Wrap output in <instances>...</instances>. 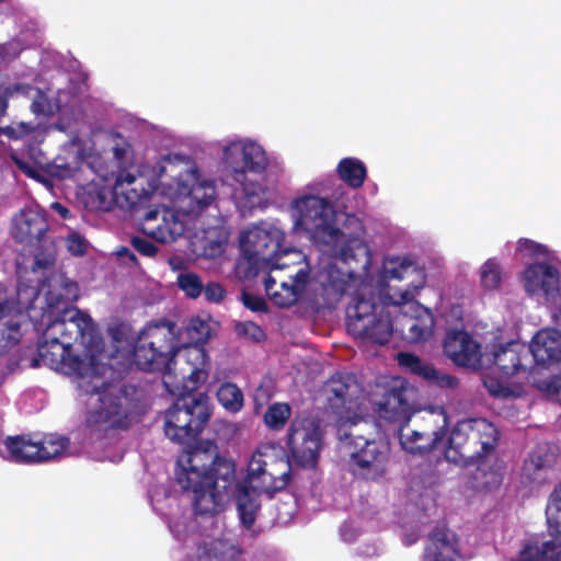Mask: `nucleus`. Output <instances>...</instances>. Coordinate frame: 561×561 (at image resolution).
<instances>
[{"label": "nucleus", "instance_id": "obj_31", "mask_svg": "<svg viewBox=\"0 0 561 561\" xmlns=\"http://www.w3.org/2000/svg\"><path fill=\"white\" fill-rule=\"evenodd\" d=\"M4 446L9 453L10 459L18 463L38 462V448L36 440L26 435L9 436L4 440Z\"/></svg>", "mask_w": 561, "mask_h": 561}, {"label": "nucleus", "instance_id": "obj_32", "mask_svg": "<svg viewBox=\"0 0 561 561\" xmlns=\"http://www.w3.org/2000/svg\"><path fill=\"white\" fill-rule=\"evenodd\" d=\"M336 174L351 188L363 186L367 178V168L358 158L346 157L336 165Z\"/></svg>", "mask_w": 561, "mask_h": 561}, {"label": "nucleus", "instance_id": "obj_15", "mask_svg": "<svg viewBox=\"0 0 561 561\" xmlns=\"http://www.w3.org/2000/svg\"><path fill=\"white\" fill-rule=\"evenodd\" d=\"M139 334L144 336V341H149V345L158 348V358L164 359L172 369L180 351V329L176 323L164 318L152 320Z\"/></svg>", "mask_w": 561, "mask_h": 561}, {"label": "nucleus", "instance_id": "obj_21", "mask_svg": "<svg viewBox=\"0 0 561 561\" xmlns=\"http://www.w3.org/2000/svg\"><path fill=\"white\" fill-rule=\"evenodd\" d=\"M530 363L547 367L561 362V333L558 330H541L527 346Z\"/></svg>", "mask_w": 561, "mask_h": 561}, {"label": "nucleus", "instance_id": "obj_40", "mask_svg": "<svg viewBox=\"0 0 561 561\" xmlns=\"http://www.w3.org/2000/svg\"><path fill=\"white\" fill-rule=\"evenodd\" d=\"M290 414L291 409L289 404L276 402L267 408L263 419L268 428L279 431L285 426Z\"/></svg>", "mask_w": 561, "mask_h": 561}, {"label": "nucleus", "instance_id": "obj_19", "mask_svg": "<svg viewBox=\"0 0 561 561\" xmlns=\"http://www.w3.org/2000/svg\"><path fill=\"white\" fill-rule=\"evenodd\" d=\"M444 354L457 366L476 367L481 359V347L463 330L449 331L443 343Z\"/></svg>", "mask_w": 561, "mask_h": 561}, {"label": "nucleus", "instance_id": "obj_14", "mask_svg": "<svg viewBox=\"0 0 561 561\" xmlns=\"http://www.w3.org/2000/svg\"><path fill=\"white\" fill-rule=\"evenodd\" d=\"M88 422L103 424L106 428L126 430L131 425L130 399L122 389L101 398L100 407L91 414Z\"/></svg>", "mask_w": 561, "mask_h": 561}, {"label": "nucleus", "instance_id": "obj_51", "mask_svg": "<svg viewBox=\"0 0 561 561\" xmlns=\"http://www.w3.org/2000/svg\"><path fill=\"white\" fill-rule=\"evenodd\" d=\"M206 301L219 304L224 300L226 290L224 286L217 282H209L203 285V293Z\"/></svg>", "mask_w": 561, "mask_h": 561}, {"label": "nucleus", "instance_id": "obj_59", "mask_svg": "<svg viewBox=\"0 0 561 561\" xmlns=\"http://www.w3.org/2000/svg\"><path fill=\"white\" fill-rule=\"evenodd\" d=\"M276 286V280L274 277H272L271 275H267L265 278H264V288H265V291L266 294L270 296V298L272 299V294L275 293L277 289L275 288Z\"/></svg>", "mask_w": 561, "mask_h": 561}, {"label": "nucleus", "instance_id": "obj_26", "mask_svg": "<svg viewBox=\"0 0 561 561\" xmlns=\"http://www.w3.org/2000/svg\"><path fill=\"white\" fill-rule=\"evenodd\" d=\"M513 561H561V542L545 536L529 538Z\"/></svg>", "mask_w": 561, "mask_h": 561}, {"label": "nucleus", "instance_id": "obj_48", "mask_svg": "<svg viewBox=\"0 0 561 561\" xmlns=\"http://www.w3.org/2000/svg\"><path fill=\"white\" fill-rule=\"evenodd\" d=\"M46 171L53 178L66 180L75 175L76 168L69 163L62 162L61 159L57 158L53 163L48 164Z\"/></svg>", "mask_w": 561, "mask_h": 561}, {"label": "nucleus", "instance_id": "obj_58", "mask_svg": "<svg viewBox=\"0 0 561 561\" xmlns=\"http://www.w3.org/2000/svg\"><path fill=\"white\" fill-rule=\"evenodd\" d=\"M116 253L121 257H127L129 263L134 266H137L139 263L135 253L126 247H122Z\"/></svg>", "mask_w": 561, "mask_h": 561}, {"label": "nucleus", "instance_id": "obj_64", "mask_svg": "<svg viewBox=\"0 0 561 561\" xmlns=\"http://www.w3.org/2000/svg\"><path fill=\"white\" fill-rule=\"evenodd\" d=\"M206 561H234L233 559H218L217 557H208Z\"/></svg>", "mask_w": 561, "mask_h": 561}, {"label": "nucleus", "instance_id": "obj_7", "mask_svg": "<svg viewBox=\"0 0 561 561\" xmlns=\"http://www.w3.org/2000/svg\"><path fill=\"white\" fill-rule=\"evenodd\" d=\"M337 434L341 443L348 448L354 474L373 481L385 476L390 451L386 443L365 437L356 423L341 425Z\"/></svg>", "mask_w": 561, "mask_h": 561}, {"label": "nucleus", "instance_id": "obj_55", "mask_svg": "<svg viewBox=\"0 0 561 561\" xmlns=\"http://www.w3.org/2000/svg\"><path fill=\"white\" fill-rule=\"evenodd\" d=\"M242 302L245 308L254 312H267V304L264 298L242 291Z\"/></svg>", "mask_w": 561, "mask_h": 561}, {"label": "nucleus", "instance_id": "obj_29", "mask_svg": "<svg viewBox=\"0 0 561 561\" xmlns=\"http://www.w3.org/2000/svg\"><path fill=\"white\" fill-rule=\"evenodd\" d=\"M310 273L307 268H299L294 275H289L288 282H282L279 289L272 294V301L282 308L296 304L305 291Z\"/></svg>", "mask_w": 561, "mask_h": 561}, {"label": "nucleus", "instance_id": "obj_18", "mask_svg": "<svg viewBox=\"0 0 561 561\" xmlns=\"http://www.w3.org/2000/svg\"><path fill=\"white\" fill-rule=\"evenodd\" d=\"M421 561H461L459 538L447 526H436L427 535Z\"/></svg>", "mask_w": 561, "mask_h": 561}, {"label": "nucleus", "instance_id": "obj_38", "mask_svg": "<svg viewBox=\"0 0 561 561\" xmlns=\"http://www.w3.org/2000/svg\"><path fill=\"white\" fill-rule=\"evenodd\" d=\"M218 402L229 412H239L243 407V393L232 382H224L217 390Z\"/></svg>", "mask_w": 561, "mask_h": 561}, {"label": "nucleus", "instance_id": "obj_8", "mask_svg": "<svg viewBox=\"0 0 561 561\" xmlns=\"http://www.w3.org/2000/svg\"><path fill=\"white\" fill-rule=\"evenodd\" d=\"M47 230L46 211L39 206L25 207L12 219V238L19 243L38 245L31 265L34 273L48 270L56 263V249L53 242L44 239Z\"/></svg>", "mask_w": 561, "mask_h": 561}, {"label": "nucleus", "instance_id": "obj_1", "mask_svg": "<svg viewBox=\"0 0 561 561\" xmlns=\"http://www.w3.org/2000/svg\"><path fill=\"white\" fill-rule=\"evenodd\" d=\"M299 209L301 225L313 242L345 266L342 270L335 264L329 265L313 291L312 300L318 309H334L342 297L367 276L371 252L358 234L346 233L334 226V211L327 199L307 196L300 201Z\"/></svg>", "mask_w": 561, "mask_h": 561}, {"label": "nucleus", "instance_id": "obj_62", "mask_svg": "<svg viewBox=\"0 0 561 561\" xmlns=\"http://www.w3.org/2000/svg\"><path fill=\"white\" fill-rule=\"evenodd\" d=\"M158 215H159V211L157 209L149 210L145 215V221L148 222V221L154 220V219H157Z\"/></svg>", "mask_w": 561, "mask_h": 561}, {"label": "nucleus", "instance_id": "obj_20", "mask_svg": "<svg viewBox=\"0 0 561 561\" xmlns=\"http://www.w3.org/2000/svg\"><path fill=\"white\" fill-rule=\"evenodd\" d=\"M398 435L402 449L412 455L426 456L444 440L446 432L444 427L419 431L410 428L408 423H401Z\"/></svg>", "mask_w": 561, "mask_h": 561}, {"label": "nucleus", "instance_id": "obj_24", "mask_svg": "<svg viewBox=\"0 0 561 561\" xmlns=\"http://www.w3.org/2000/svg\"><path fill=\"white\" fill-rule=\"evenodd\" d=\"M261 493L255 488L248 485L247 483L238 482L231 490V494L228 501L233 497L237 506V512L241 522V525L245 529H251L256 520L257 514L261 510Z\"/></svg>", "mask_w": 561, "mask_h": 561}, {"label": "nucleus", "instance_id": "obj_5", "mask_svg": "<svg viewBox=\"0 0 561 561\" xmlns=\"http://www.w3.org/2000/svg\"><path fill=\"white\" fill-rule=\"evenodd\" d=\"M365 289L357 288L346 307L347 332L360 341L385 345L393 332L390 313L371 291L367 296Z\"/></svg>", "mask_w": 561, "mask_h": 561}, {"label": "nucleus", "instance_id": "obj_37", "mask_svg": "<svg viewBox=\"0 0 561 561\" xmlns=\"http://www.w3.org/2000/svg\"><path fill=\"white\" fill-rule=\"evenodd\" d=\"M68 444V438L54 434L45 435L41 440H36L38 448V462L47 461L61 455Z\"/></svg>", "mask_w": 561, "mask_h": 561}, {"label": "nucleus", "instance_id": "obj_34", "mask_svg": "<svg viewBox=\"0 0 561 561\" xmlns=\"http://www.w3.org/2000/svg\"><path fill=\"white\" fill-rule=\"evenodd\" d=\"M398 365L407 373L414 375L428 382L432 374H434L435 366L413 353L400 352L397 355Z\"/></svg>", "mask_w": 561, "mask_h": 561}, {"label": "nucleus", "instance_id": "obj_56", "mask_svg": "<svg viewBox=\"0 0 561 561\" xmlns=\"http://www.w3.org/2000/svg\"><path fill=\"white\" fill-rule=\"evenodd\" d=\"M484 386L488 388L489 392L494 397L505 398L508 394V388L503 386L494 378H486L484 380Z\"/></svg>", "mask_w": 561, "mask_h": 561}, {"label": "nucleus", "instance_id": "obj_46", "mask_svg": "<svg viewBox=\"0 0 561 561\" xmlns=\"http://www.w3.org/2000/svg\"><path fill=\"white\" fill-rule=\"evenodd\" d=\"M459 379L450 374H447L440 369L435 368L427 385L430 387H436L444 390H455L459 387Z\"/></svg>", "mask_w": 561, "mask_h": 561}, {"label": "nucleus", "instance_id": "obj_13", "mask_svg": "<svg viewBox=\"0 0 561 561\" xmlns=\"http://www.w3.org/2000/svg\"><path fill=\"white\" fill-rule=\"evenodd\" d=\"M393 306L399 307L404 323L402 331L408 330L405 339L412 343L426 341L433 334L434 316L432 311L414 300L413 294L405 289L400 294L399 300H391Z\"/></svg>", "mask_w": 561, "mask_h": 561}, {"label": "nucleus", "instance_id": "obj_60", "mask_svg": "<svg viewBox=\"0 0 561 561\" xmlns=\"http://www.w3.org/2000/svg\"><path fill=\"white\" fill-rule=\"evenodd\" d=\"M53 206L62 218L66 219L70 216V210L67 207L62 206L60 203H55Z\"/></svg>", "mask_w": 561, "mask_h": 561}, {"label": "nucleus", "instance_id": "obj_10", "mask_svg": "<svg viewBox=\"0 0 561 561\" xmlns=\"http://www.w3.org/2000/svg\"><path fill=\"white\" fill-rule=\"evenodd\" d=\"M287 445L295 465L314 468L323 447L320 421L313 417L293 420L287 434Z\"/></svg>", "mask_w": 561, "mask_h": 561}, {"label": "nucleus", "instance_id": "obj_25", "mask_svg": "<svg viewBox=\"0 0 561 561\" xmlns=\"http://www.w3.org/2000/svg\"><path fill=\"white\" fill-rule=\"evenodd\" d=\"M7 110L8 100L0 94V136H4L9 140L28 138L31 145H39L45 140L47 127L41 123L12 122L4 125L2 117L7 114Z\"/></svg>", "mask_w": 561, "mask_h": 561}, {"label": "nucleus", "instance_id": "obj_44", "mask_svg": "<svg viewBox=\"0 0 561 561\" xmlns=\"http://www.w3.org/2000/svg\"><path fill=\"white\" fill-rule=\"evenodd\" d=\"M10 158L18 168L26 176L36 180L41 183H46V179L42 174V170L37 167L36 162L30 157L20 156L16 152H11Z\"/></svg>", "mask_w": 561, "mask_h": 561}, {"label": "nucleus", "instance_id": "obj_6", "mask_svg": "<svg viewBox=\"0 0 561 561\" xmlns=\"http://www.w3.org/2000/svg\"><path fill=\"white\" fill-rule=\"evenodd\" d=\"M211 415L209 397L188 393L175 400L164 417V433L172 442L191 445L197 440Z\"/></svg>", "mask_w": 561, "mask_h": 561}, {"label": "nucleus", "instance_id": "obj_41", "mask_svg": "<svg viewBox=\"0 0 561 561\" xmlns=\"http://www.w3.org/2000/svg\"><path fill=\"white\" fill-rule=\"evenodd\" d=\"M480 282L484 289H497L502 283V270L496 259H488L480 268Z\"/></svg>", "mask_w": 561, "mask_h": 561}, {"label": "nucleus", "instance_id": "obj_16", "mask_svg": "<svg viewBox=\"0 0 561 561\" xmlns=\"http://www.w3.org/2000/svg\"><path fill=\"white\" fill-rule=\"evenodd\" d=\"M224 154L233 169V179L237 182H242L247 171L262 173L267 167L265 151L253 141L227 146Z\"/></svg>", "mask_w": 561, "mask_h": 561}, {"label": "nucleus", "instance_id": "obj_12", "mask_svg": "<svg viewBox=\"0 0 561 561\" xmlns=\"http://www.w3.org/2000/svg\"><path fill=\"white\" fill-rule=\"evenodd\" d=\"M415 411L414 390L400 378L393 379L386 387L381 400L377 403L379 416L388 422L409 423Z\"/></svg>", "mask_w": 561, "mask_h": 561}, {"label": "nucleus", "instance_id": "obj_49", "mask_svg": "<svg viewBox=\"0 0 561 561\" xmlns=\"http://www.w3.org/2000/svg\"><path fill=\"white\" fill-rule=\"evenodd\" d=\"M535 385L539 391L548 396H558L561 391V376L551 375L549 377L538 379Z\"/></svg>", "mask_w": 561, "mask_h": 561}, {"label": "nucleus", "instance_id": "obj_17", "mask_svg": "<svg viewBox=\"0 0 561 561\" xmlns=\"http://www.w3.org/2000/svg\"><path fill=\"white\" fill-rule=\"evenodd\" d=\"M283 233L273 226H254L240 236L242 253H252L271 262L280 249Z\"/></svg>", "mask_w": 561, "mask_h": 561}, {"label": "nucleus", "instance_id": "obj_43", "mask_svg": "<svg viewBox=\"0 0 561 561\" xmlns=\"http://www.w3.org/2000/svg\"><path fill=\"white\" fill-rule=\"evenodd\" d=\"M178 287L191 299L198 298L203 293V280L194 272L180 273L176 278Z\"/></svg>", "mask_w": 561, "mask_h": 561}, {"label": "nucleus", "instance_id": "obj_2", "mask_svg": "<svg viewBox=\"0 0 561 561\" xmlns=\"http://www.w3.org/2000/svg\"><path fill=\"white\" fill-rule=\"evenodd\" d=\"M186 463L176 472V481L192 492L194 513L213 516L221 512L236 484V462L220 456L214 442L205 440L187 450Z\"/></svg>", "mask_w": 561, "mask_h": 561}, {"label": "nucleus", "instance_id": "obj_52", "mask_svg": "<svg viewBox=\"0 0 561 561\" xmlns=\"http://www.w3.org/2000/svg\"><path fill=\"white\" fill-rule=\"evenodd\" d=\"M31 110L36 115L49 116L53 114L49 99L41 91H38L33 99Z\"/></svg>", "mask_w": 561, "mask_h": 561}, {"label": "nucleus", "instance_id": "obj_47", "mask_svg": "<svg viewBox=\"0 0 561 561\" xmlns=\"http://www.w3.org/2000/svg\"><path fill=\"white\" fill-rule=\"evenodd\" d=\"M236 332L252 342H261L265 339V333L256 323L252 321L240 322L236 325Z\"/></svg>", "mask_w": 561, "mask_h": 561}, {"label": "nucleus", "instance_id": "obj_22", "mask_svg": "<svg viewBox=\"0 0 561 561\" xmlns=\"http://www.w3.org/2000/svg\"><path fill=\"white\" fill-rule=\"evenodd\" d=\"M560 274L557 267L548 263H534L524 271V286L528 294L543 293L554 297L559 293Z\"/></svg>", "mask_w": 561, "mask_h": 561}, {"label": "nucleus", "instance_id": "obj_45", "mask_svg": "<svg viewBox=\"0 0 561 561\" xmlns=\"http://www.w3.org/2000/svg\"><path fill=\"white\" fill-rule=\"evenodd\" d=\"M187 331L196 344H205L210 339V325L199 317L191 319Z\"/></svg>", "mask_w": 561, "mask_h": 561}, {"label": "nucleus", "instance_id": "obj_30", "mask_svg": "<svg viewBox=\"0 0 561 561\" xmlns=\"http://www.w3.org/2000/svg\"><path fill=\"white\" fill-rule=\"evenodd\" d=\"M351 379L350 375L336 373L324 383L323 390L327 394L329 407L336 414H341L347 408V403L352 401L350 394Z\"/></svg>", "mask_w": 561, "mask_h": 561}, {"label": "nucleus", "instance_id": "obj_53", "mask_svg": "<svg viewBox=\"0 0 561 561\" xmlns=\"http://www.w3.org/2000/svg\"><path fill=\"white\" fill-rule=\"evenodd\" d=\"M66 244L68 251L76 256H82L87 252V240L78 232L69 234Z\"/></svg>", "mask_w": 561, "mask_h": 561}, {"label": "nucleus", "instance_id": "obj_23", "mask_svg": "<svg viewBox=\"0 0 561 561\" xmlns=\"http://www.w3.org/2000/svg\"><path fill=\"white\" fill-rule=\"evenodd\" d=\"M493 363L504 376H514L526 370L530 364L529 350L523 343L511 341L505 345H500L493 353Z\"/></svg>", "mask_w": 561, "mask_h": 561}, {"label": "nucleus", "instance_id": "obj_9", "mask_svg": "<svg viewBox=\"0 0 561 561\" xmlns=\"http://www.w3.org/2000/svg\"><path fill=\"white\" fill-rule=\"evenodd\" d=\"M290 479L288 459L276 455L268 447H261L252 454L243 482L273 499L277 492L286 489Z\"/></svg>", "mask_w": 561, "mask_h": 561}, {"label": "nucleus", "instance_id": "obj_33", "mask_svg": "<svg viewBox=\"0 0 561 561\" xmlns=\"http://www.w3.org/2000/svg\"><path fill=\"white\" fill-rule=\"evenodd\" d=\"M163 222L152 228L150 231L144 230L149 237L161 242L170 243L175 241L180 236L183 234V224L178 219L174 213L164 210L162 216Z\"/></svg>", "mask_w": 561, "mask_h": 561}, {"label": "nucleus", "instance_id": "obj_61", "mask_svg": "<svg viewBox=\"0 0 561 561\" xmlns=\"http://www.w3.org/2000/svg\"><path fill=\"white\" fill-rule=\"evenodd\" d=\"M135 181H136V176L130 173H127L125 176L121 175L117 179V184H123V183L133 184Z\"/></svg>", "mask_w": 561, "mask_h": 561}, {"label": "nucleus", "instance_id": "obj_42", "mask_svg": "<svg viewBox=\"0 0 561 561\" xmlns=\"http://www.w3.org/2000/svg\"><path fill=\"white\" fill-rule=\"evenodd\" d=\"M190 197L202 210L208 207L216 198V185L213 181H203L192 186Z\"/></svg>", "mask_w": 561, "mask_h": 561}, {"label": "nucleus", "instance_id": "obj_35", "mask_svg": "<svg viewBox=\"0 0 561 561\" xmlns=\"http://www.w3.org/2000/svg\"><path fill=\"white\" fill-rule=\"evenodd\" d=\"M398 365L407 373L414 375L428 382L432 374H434L435 366L413 353L400 352L397 355Z\"/></svg>", "mask_w": 561, "mask_h": 561}, {"label": "nucleus", "instance_id": "obj_3", "mask_svg": "<svg viewBox=\"0 0 561 561\" xmlns=\"http://www.w3.org/2000/svg\"><path fill=\"white\" fill-rule=\"evenodd\" d=\"M500 434L485 419L458 422L450 431L444 455L447 461L462 467H477L474 479L488 491L496 489L503 480V468L493 453Z\"/></svg>", "mask_w": 561, "mask_h": 561}, {"label": "nucleus", "instance_id": "obj_27", "mask_svg": "<svg viewBox=\"0 0 561 561\" xmlns=\"http://www.w3.org/2000/svg\"><path fill=\"white\" fill-rule=\"evenodd\" d=\"M556 461L557 455L547 445H538L524 461L523 474L533 483H542Z\"/></svg>", "mask_w": 561, "mask_h": 561}, {"label": "nucleus", "instance_id": "obj_4", "mask_svg": "<svg viewBox=\"0 0 561 561\" xmlns=\"http://www.w3.org/2000/svg\"><path fill=\"white\" fill-rule=\"evenodd\" d=\"M48 289L46 301L50 309H56L58 316L50 319L44 330L45 336H58L59 341L72 347L75 343L92 348L95 344L96 330L91 317L72 304L79 298L77 282L64 273H56L47 279Z\"/></svg>", "mask_w": 561, "mask_h": 561}, {"label": "nucleus", "instance_id": "obj_11", "mask_svg": "<svg viewBox=\"0 0 561 561\" xmlns=\"http://www.w3.org/2000/svg\"><path fill=\"white\" fill-rule=\"evenodd\" d=\"M41 365L65 375L79 377L82 380L79 386L84 388V370L87 369L84 360L79 355H73L71 347L59 341L58 336L42 334L37 345V357L32 360L33 367Z\"/></svg>", "mask_w": 561, "mask_h": 561}, {"label": "nucleus", "instance_id": "obj_39", "mask_svg": "<svg viewBox=\"0 0 561 561\" xmlns=\"http://www.w3.org/2000/svg\"><path fill=\"white\" fill-rule=\"evenodd\" d=\"M416 271V266L412 261L404 257H391L383 264L385 277L388 279H404Z\"/></svg>", "mask_w": 561, "mask_h": 561}, {"label": "nucleus", "instance_id": "obj_50", "mask_svg": "<svg viewBox=\"0 0 561 561\" xmlns=\"http://www.w3.org/2000/svg\"><path fill=\"white\" fill-rule=\"evenodd\" d=\"M130 244L135 251L147 257H153L158 252L157 245L152 241L144 237H131Z\"/></svg>", "mask_w": 561, "mask_h": 561}, {"label": "nucleus", "instance_id": "obj_63", "mask_svg": "<svg viewBox=\"0 0 561 561\" xmlns=\"http://www.w3.org/2000/svg\"><path fill=\"white\" fill-rule=\"evenodd\" d=\"M346 221L350 222L351 225L356 224L357 226H359V221L354 215H347Z\"/></svg>", "mask_w": 561, "mask_h": 561}, {"label": "nucleus", "instance_id": "obj_54", "mask_svg": "<svg viewBox=\"0 0 561 561\" xmlns=\"http://www.w3.org/2000/svg\"><path fill=\"white\" fill-rule=\"evenodd\" d=\"M517 250L520 252H527L533 256L546 255L548 253V250L543 244L537 243L534 240L527 238H522L518 240Z\"/></svg>", "mask_w": 561, "mask_h": 561}, {"label": "nucleus", "instance_id": "obj_28", "mask_svg": "<svg viewBox=\"0 0 561 561\" xmlns=\"http://www.w3.org/2000/svg\"><path fill=\"white\" fill-rule=\"evenodd\" d=\"M158 348L149 345V341H144V336L138 334L133 348V358L135 365L147 373H171V368L164 359L158 358Z\"/></svg>", "mask_w": 561, "mask_h": 561}, {"label": "nucleus", "instance_id": "obj_36", "mask_svg": "<svg viewBox=\"0 0 561 561\" xmlns=\"http://www.w3.org/2000/svg\"><path fill=\"white\" fill-rule=\"evenodd\" d=\"M270 261L252 253H242L236 263V275L242 280L255 278L262 270H265Z\"/></svg>", "mask_w": 561, "mask_h": 561}, {"label": "nucleus", "instance_id": "obj_57", "mask_svg": "<svg viewBox=\"0 0 561 561\" xmlns=\"http://www.w3.org/2000/svg\"><path fill=\"white\" fill-rule=\"evenodd\" d=\"M94 378L96 379V381H100V383H98V382L94 383L91 389H89L88 387L84 388L85 393H88V394L105 393L107 383L104 380H102L100 377H94Z\"/></svg>", "mask_w": 561, "mask_h": 561}]
</instances>
